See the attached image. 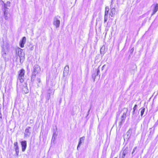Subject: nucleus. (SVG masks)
Listing matches in <instances>:
<instances>
[{
  "label": "nucleus",
  "instance_id": "f257e3e1",
  "mask_svg": "<svg viewBox=\"0 0 158 158\" xmlns=\"http://www.w3.org/2000/svg\"><path fill=\"white\" fill-rule=\"evenodd\" d=\"M21 85H18V84H17V88L18 90H21L23 91L25 93H27L29 92V90L28 89L27 84L25 82H21Z\"/></svg>",
  "mask_w": 158,
  "mask_h": 158
},
{
  "label": "nucleus",
  "instance_id": "f03ea898",
  "mask_svg": "<svg viewBox=\"0 0 158 158\" xmlns=\"http://www.w3.org/2000/svg\"><path fill=\"white\" fill-rule=\"evenodd\" d=\"M40 71V68L39 65H36L34 66L31 75V81L32 82L34 81L36 75L39 73Z\"/></svg>",
  "mask_w": 158,
  "mask_h": 158
},
{
  "label": "nucleus",
  "instance_id": "7ed1b4c3",
  "mask_svg": "<svg viewBox=\"0 0 158 158\" xmlns=\"http://www.w3.org/2000/svg\"><path fill=\"white\" fill-rule=\"evenodd\" d=\"M25 72V70L23 69H21L19 72V79L17 82V84H18V85H20L21 82L24 81Z\"/></svg>",
  "mask_w": 158,
  "mask_h": 158
},
{
  "label": "nucleus",
  "instance_id": "20e7f679",
  "mask_svg": "<svg viewBox=\"0 0 158 158\" xmlns=\"http://www.w3.org/2000/svg\"><path fill=\"white\" fill-rule=\"evenodd\" d=\"M124 112H123V115L121 116L120 120V121L119 122V125L121 127L122 124L124 122L127 116V113L128 111V109L127 108H124L123 109Z\"/></svg>",
  "mask_w": 158,
  "mask_h": 158
},
{
  "label": "nucleus",
  "instance_id": "39448f33",
  "mask_svg": "<svg viewBox=\"0 0 158 158\" xmlns=\"http://www.w3.org/2000/svg\"><path fill=\"white\" fill-rule=\"evenodd\" d=\"M60 16H57L54 17L53 19V24L55 26L56 28L59 27L60 25Z\"/></svg>",
  "mask_w": 158,
  "mask_h": 158
},
{
  "label": "nucleus",
  "instance_id": "423d86ee",
  "mask_svg": "<svg viewBox=\"0 0 158 158\" xmlns=\"http://www.w3.org/2000/svg\"><path fill=\"white\" fill-rule=\"evenodd\" d=\"M31 133V127H27L25 130L24 133V136L26 137H28Z\"/></svg>",
  "mask_w": 158,
  "mask_h": 158
},
{
  "label": "nucleus",
  "instance_id": "0eeeda50",
  "mask_svg": "<svg viewBox=\"0 0 158 158\" xmlns=\"http://www.w3.org/2000/svg\"><path fill=\"white\" fill-rule=\"evenodd\" d=\"M69 72V67L68 65H66L64 68L63 75L64 76L68 75Z\"/></svg>",
  "mask_w": 158,
  "mask_h": 158
},
{
  "label": "nucleus",
  "instance_id": "6e6552de",
  "mask_svg": "<svg viewBox=\"0 0 158 158\" xmlns=\"http://www.w3.org/2000/svg\"><path fill=\"white\" fill-rule=\"evenodd\" d=\"M22 149L23 152L25 151L27 147V141H24L21 142Z\"/></svg>",
  "mask_w": 158,
  "mask_h": 158
},
{
  "label": "nucleus",
  "instance_id": "1a4fd4ad",
  "mask_svg": "<svg viewBox=\"0 0 158 158\" xmlns=\"http://www.w3.org/2000/svg\"><path fill=\"white\" fill-rule=\"evenodd\" d=\"M4 16L6 20H8V18L10 16V15L8 13V11L7 9H5L4 11Z\"/></svg>",
  "mask_w": 158,
  "mask_h": 158
},
{
  "label": "nucleus",
  "instance_id": "9d476101",
  "mask_svg": "<svg viewBox=\"0 0 158 158\" xmlns=\"http://www.w3.org/2000/svg\"><path fill=\"white\" fill-rule=\"evenodd\" d=\"M26 41V38L25 37H23L22 40L20 41L19 44L21 47L23 48L24 44Z\"/></svg>",
  "mask_w": 158,
  "mask_h": 158
},
{
  "label": "nucleus",
  "instance_id": "9b49d317",
  "mask_svg": "<svg viewBox=\"0 0 158 158\" xmlns=\"http://www.w3.org/2000/svg\"><path fill=\"white\" fill-rule=\"evenodd\" d=\"M85 139L84 136H83L80 138L79 141L78 143V144L77 147V149L78 150V148L80 147V145L81 144L82 142H83Z\"/></svg>",
  "mask_w": 158,
  "mask_h": 158
},
{
  "label": "nucleus",
  "instance_id": "f8f14e48",
  "mask_svg": "<svg viewBox=\"0 0 158 158\" xmlns=\"http://www.w3.org/2000/svg\"><path fill=\"white\" fill-rule=\"evenodd\" d=\"M115 9L114 7L112 8L110 10V15L111 16L113 17L115 14Z\"/></svg>",
  "mask_w": 158,
  "mask_h": 158
},
{
  "label": "nucleus",
  "instance_id": "ddd939ff",
  "mask_svg": "<svg viewBox=\"0 0 158 158\" xmlns=\"http://www.w3.org/2000/svg\"><path fill=\"white\" fill-rule=\"evenodd\" d=\"M154 9L153 10V12L152 15L154 14L158 10V4H156L154 5Z\"/></svg>",
  "mask_w": 158,
  "mask_h": 158
},
{
  "label": "nucleus",
  "instance_id": "4468645a",
  "mask_svg": "<svg viewBox=\"0 0 158 158\" xmlns=\"http://www.w3.org/2000/svg\"><path fill=\"white\" fill-rule=\"evenodd\" d=\"M18 55L19 57L21 58V57H23L24 56L23 53L22 52V50L21 49H20V50L18 52Z\"/></svg>",
  "mask_w": 158,
  "mask_h": 158
},
{
  "label": "nucleus",
  "instance_id": "2eb2a0df",
  "mask_svg": "<svg viewBox=\"0 0 158 158\" xmlns=\"http://www.w3.org/2000/svg\"><path fill=\"white\" fill-rule=\"evenodd\" d=\"M10 6V2H7L6 3L4 4V9H7V7Z\"/></svg>",
  "mask_w": 158,
  "mask_h": 158
},
{
  "label": "nucleus",
  "instance_id": "dca6fc26",
  "mask_svg": "<svg viewBox=\"0 0 158 158\" xmlns=\"http://www.w3.org/2000/svg\"><path fill=\"white\" fill-rule=\"evenodd\" d=\"M54 91V90L51 89H49L48 91L47 94L50 95L51 94H53Z\"/></svg>",
  "mask_w": 158,
  "mask_h": 158
},
{
  "label": "nucleus",
  "instance_id": "f3484780",
  "mask_svg": "<svg viewBox=\"0 0 158 158\" xmlns=\"http://www.w3.org/2000/svg\"><path fill=\"white\" fill-rule=\"evenodd\" d=\"M6 52L5 51L4 49L3 48L2 49V56L4 58H6Z\"/></svg>",
  "mask_w": 158,
  "mask_h": 158
},
{
  "label": "nucleus",
  "instance_id": "a211bd4d",
  "mask_svg": "<svg viewBox=\"0 0 158 158\" xmlns=\"http://www.w3.org/2000/svg\"><path fill=\"white\" fill-rule=\"evenodd\" d=\"M128 152V148H126L123 151L122 154L126 155Z\"/></svg>",
  "mask_w": 158,
  "mask_h": 158
},
{
  "label": "nucleus",
  "instance_id": "6ab92c4d",
  "mask_svg": "<svg viewBox=\"0 0 158 158\" xmlns=\"http://www.w3.org/2000/svg\"><path fill=\"white\" fill-rule=\"evenodd\" d=\"M140 110H141L140 113H141V116H142L143 114H144V113L145 110V108L143 107H142L140 109Z\"/></svg>",
  "mask_w": 158,
  "mask_h": 158
},
{
  "label": "nucleus",
  "instance_id": "aec40b11",
  "mask_svg": "<svg viewBox=\"0 0 158 158\" xmlns=\"http://www.w3.org/2000/svg\"><path fill=\"white\" fill-rule=\"evenodd\" d=\"M15 151L16 152V154L17 156H18L19 153V146H17L15 148Z\"/></svg>",
  "mask_w": 158,
  "mask_h": 158
},
{
  "label": "nucleus",
  "instance_id": "412c9836",
  "mask_svg": "<svg viewBox=\"0 0 158 158\" xmlns=\"http://www.w3.org/2000/svg\"><path fill=\"white\" fill-rule=\"evenodd\" d=\"M137 114H136L135 113V112H133V115H132V117L133 118H134V119H135L136 118V117H137Z\"/></svg>",
  "mask_w": 158,
  "mask_h": 158
},
{
  "label": "nucleus",
  "instance_id": "4be33fe9",
  "mask_svg": "<svg viewBox=\"0 0 158 158\" xmlns=\"http://www.w3.org/2000/svg\"><path fill=\"white\" fill-rule=\"evenodd\" d=\"M137 148V147H135L134 148L133 150L131 153L132 156H133L134 155V153L135 152Z\"/></svg>",
  "mask_w": 158,
  "mask_h": 158
},
{
  "label": "nucleus",
  "instance_id": "5701e85b",
  "mask_svg": "<svg viewBox=\"0 0 158 158\" xmlns=\"http://www.w3.org/2000/svg\"><path fill=\"white\" fill-rule=\"evenodd\" d=\"M108 16H107V15H105L104 16V23H105L107 21V19H108Z\"/></svg>",
  "mask_w": 158,
  "mask_h": 158
},
{
  "label": "nucleus",
  "instance_id": "b1692460",
  "mask_svg": "<svg viewBox=\"0 0 158 158\" xmlns=\"http://www.w3.org/2000/svg\"><path fill=\"white\" fill-rule=\"evenodd\" d=\"M50 98V95L47 94V96L46 97V99L48 100Z\"/></svg>",
  "mask_w": 158,
  "mask_h": 158
},
{
  "label": "nucleus",
  "instance_id": "393cba45",
  "mask_svg": "<svg viewBox=\"0 0 158 158\" xmlns=\"http://www.w3.org/2000/svg\"><path fill=\"white\" fill-rule=\"evenodd\" d=\"M137 107V105H135L133 108V112H135V110H136Z\"/></svg>",
  "mask_w": 158,
  "mask_h": 158
},
{
  "label": "nucleus",
  "instance_id": "a878e982",
  "mask_svg": "<svg viewBox=\"0 0 158 158\" xmlns=\"http://www.w3.org/2000/svg\"><path fill=\"white\" fill-rule=\"evenodd\" d=\"M109 9H108L107 10L105 11V15L108 16Z\"/></svg>",
  "mask_w": 158,
  "mask_h": 158
},
{
  "label": "nucleus",
  "instance_id": "bb28decb",
  "mask_svg": "<svg viewBox=\"0 0 158 158\" xmlns=\"http://www.w3.org/2000/svg\"><path fill=\"white\" fill-rule=\"evenodd\" d=\"M99 67L97 69V76H98V75H99V74L100 73V69H99Z\"/></svg>",
  "mask_w": 158,
  "mask_h": 158
},
{
  "label": "nucleus",
  "instance_id": "cd10ccee",
  "mask_svg": "<svg viewBox=\"0 0 158 158\" xmlns=\"http://www.w3.org/2000/svg\"><path fill=\"white\" fill-rule=\"evenodd\" d=\"M134 50V48H132L130 50V52L132 54Z\"/></svg>",
  "mask_w": 158,
  "mask_h": 158
},
{
  "label": "nucleus",
  "instance_id": "c85d7f7f",
  "mask_svg": "<svg viewBox=\"0 0 158 158\" xmlns=\"http://www.w3.org/2000/svg\"><path fill=\"white\" fill-rule=\"evenodd\" d=\"M126 155L122 154L121 156H120V158H124Z\"/></svg>",
  "mask_w": 158,
  "mask_h": 158
},
{
  "label": "nucleus",
  "instance_id": "c756f323",
  "mask_svg": "<svg viewBox=\"0 0 158 158\" xmlns=\"http://www.w3.org/2000/svg\"><path fill=\"white\" fill-rule=\"evenodd\" d=\"M36 80L37 81V82L39 83H40V79L39 78H37L36 79Z\"/></svg>",
  "mask_w": 158,
  "mask_h": 158
},
{
  "label": "nucleus",
  "instance_id": "7c9ffc66",
  "mask_svg": "<svg viewBox=\"0 0 158 158\" xmlns=\"http://www.w3.org/2000/svg\"><path fill=\"white\" fill-rule=\"evenodd\" d=\"M106 64L104 65L102 67V70H103V69H104V68L106 67Z\"/></svg>",
  "mask_w": 158,
  "mask_h": 158
},
{
  "label": "nucleus",
  "instance_id": "2f4dec72",
  "mask_svg": "<svg viewBox=\"0 0 158 158\" xmlns=\"http://www.w3.org/2000/svg\"><path fill=\"white\" fill-rule=\"evenodd\" d=\"M14 145L15 146V147L17 146H18V143L17 142H15L14 143Z\"/></svg>",
  "mask_w": 158,
  "mask_h": 158
},
{
  "label": "nucleus",
  "instance_id": "473e14b6",
  "mask_svg": "<svg viewBox=\"0 0 158 158\" xmlns=\"http://www.w3.org/2000/svg\"><path fill=\"white\" fill-rule=\"evenodd\" d=\"M2 118V114L1 113H0V118Z\"/></svg>",
  "mask_w": 158,
  "mask_h": 158
},
{
  "label": "nucleus",
  "instance_id": "72a5a7b5",
  "mask_svg": "<svg viewBox=\"0 0 158 158\" xmlns=\"http://www.w3.org/2000/svg\"><path fill=\"white\" fill-rule=\"evenodd\" d=\"M90 109H91V108L89 109V111H88V114H87V116L88 115V114H89V111H90Z\"/></svg>",
  "mask_w": 158,
  "mask_h": 158
},
{
  "label": "nucleus",
  "instance_id": "f704fd0d",
  "mask_svg": "<svg viewBox=\"0 0 158 158\" xmlns=\"http://www.w3.org/2000/svg\"><path fill=\"white\" fill-rule=\"evenodd\" d=\"M108 9H109V7H106V10L105 11L107 10Z\"/></svg>",
  "mask_w": 158,
  "mask_h": 158
},
{
  "label": "nucleus",
  "instance_id": "c9c22d12",
  "mask_svg": "<svg viewBox=\"0 0 158 158\" xmlns=\"http://www.w3.org/2000/svg\"><path fill=\"white\" fill-rule=\"evenodd\" d=\"M2 107V105L1 104H0V109H1Z\"/></svg>",
  "mask_w": 158,
  "mask_h": 158
},
{
  "label": "nucleus",
  "instance_id": "e433bc0d",
  "mask_svg": "<svg viewBox=\"0 0 158 158\" xmlns=\"http://www.w3.org/2000/svg\"><path fill=\"white\" fill-rule=\"evenodd\" d=\"M96 21H97L96 24H97L98 23V20L97 19L96 20Z\"/></svg>",
  "mask_w": 158,
  "mask_h": 158
},
{
  "label": "nucleus",
  "instance_id": "4c0bfd02",
  "mask_svg": "<svg viewBox=\"0 0 158 158\" xmlns=\"http://www.w3.org/2000/svg\"><path fill=\"white\" fill-rule=\"evenodd\" d=\"M1 109H0V113H1Z\"/></svg>",
  "mask_w": 158,
  "mask_h": 158
},
{
  "label": "nucleus",
  "instance_id": "58836bf2",
  "mask_svg": "<svg viewBox=\"0 0 158 158\" xmlns=\"http://www.w3.org/2000/svg\"><path fill=\"white\" fill-rule=\"evenodd\" d=\"M114 158H117V157H115Z\"/></svg>",
  "mask_w": 158,
  "mask_h": 158
}]
</instances>
